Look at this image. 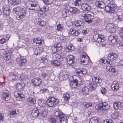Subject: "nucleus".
<instances>
[{
  "instance_id": "obj_1",
  "label": "nucleus",
  "mask_w": 123,
  "mask_h": 123,
  "mask_svg": "<svg viewBox=\"0 0 123 123\" xmlns=\"http://www.w3.org/2000/svg\"><path fill=\"white\" fill-rule=\"evenodd\" d=\"M33 41L34 43H36V46H37L38 47L37 49L35 51V53L36 50L37 52V53H36V54L37 55H40L43 50V48L41 47L40 48L39 46L44 43V41L43 38L40 37L35 38L33 39Z\"/></svg>"
},
{
  "instance_id": "obj_2",
  "label": "nucleus",
  "mask_w": 123,
  "mask_h": 123,
  "mask_svg": "<svg viewBox=\"0 0 123 123\" xmlns=\"http://www.w3.org/2000/svg\"><path fill=\"white\" fill-rule=\"evenodd\" d=\"M47 102L48 106L51 107L58 104L59 100L57 98L51 97L49 98L47 100Z\"/></svg>"
},
{
  "instance_id": "obj_3",
  "label": "nucleus",
  "mask_w": 123,
  "mask_h": 123,
  "mask_svg": "<svg viewBox=\"0 0 123 123\" xmlns=\"http://www.w3.org/2000/svg\"><path fill=\"white\" fill-rule=\"evenodd\" d=\"M54 115L56 118L60 121L61 123H66V117L63 113L56 111L55 112Z\"/></svg>"
},
{
  "instance_id": "obj_4",
  "label": "nucleus",
  "mask_w": 123,
  "mask_h": 123,
  "mask_svg": "<svg viewBox=\"0 0 123 123\" xmlns=\"http://www.w3.org/2000/svg\"><path fill=\"white\" fill-rule=\"evenodd\" d=\"M93 38L94 41L97 43H101L104 42L105 39L104 36L99 34H95Z\"/></svg>"
},
{
  "instance_id": "obj_5",
  "label": "nucleus",
  "mask_w": 123,
  "mask_h": 123,
  "mask_svg": "<svg viewBox=\"0 0 123 123\" xmlns=\"http://www.w3.org/2000/svg\"><path fill=\"white\" fill-rule=\"evenodd\" d=\"M27 62V59L21 55L17 58L16 62L20 66H24Z\"/></svg>"
},
{
  "instance_id": "obj_6",
  "label": "nucleus",
  "mask_w": 123,
  "mask_h": 123,
  "mask_svg": "<svg viewBox=\"0 0 123 123\" xmlns=\"http://www.w3.org/2000/svg\"><path fill=\"white\" fill-rule=\"evenodd\" d=\"M99 78L97 77H94L92 79V82L89 84L90 88L92 90H94L97 86V84L99 83L100 79Z\"/></svg>"
},
{
  "instance_id": "obj_7",
  "label": "nucleus",
  "mask_w": 123,
  "mask_h": 123,
  "mask_svg": "<svg viewBox=\"0 0 123 123\" xmlns=\"http://www.w3.org/2000/svg\"><path fill=\"white\" fill-rule=\"evenodd\" d=\"M118 55L116 53H111L108 55V64L111 65L113 64V61L116 59L118 57Z\"/></svg>"
},
{
  "instance_id": "obj_8",
  "label": "nucleus",
  "mask_w": 123,
  "mask_h": 123,
  "mask_svg": "<svg viewBox=\"0 0 123 123\" xmlns=\"http://www.w3.org/2000/svg\"><path fill=\"white\" fill-rule=\"evenodd\" d=\"M93 14L90 12V13H87L85 14H83L82 16L83 17L85 20V21L88 23H91L92 19L93 18Z\"/></svg>"
},
{
  "instance_id": "obj_9",
  "label": "nucleus",
  "mask_w": 123,
  "mask_h": 123,
  "mask_svg": "<svg viewBox=\"0 0 123 123\" xmlns=\"http://www.w3.org/2000/svg\"><path fill=\"white\" fill-rule=\"evenodd\" d=\"M31 83L34 86H39L42 84V80L39 77L35 78L32 79Z\"/></svg>"
},
{
  "instance_id": "obj_10",
  "label": "nucleus",
  "mask_w": 123,
  "mask_h": 123,
  "mask_svg": "<svg viewBox=\"0 0 123 123\" xmlns=\"http://www.w3.org/2000/svg\"><path fill=\"white\" fill-rule=\"evenodd\" d=\"M15 97L18 101H21L24 99V95L20 91H15L14 93Z\"/></svg>"
},
{
  "instance_id": "obj_11",
  "label": "nucleus",
  "mask_w": 123,
  "mask_h": 123,
  "mask_svg": "<svg viewBox=\"0 0 123 123\" xmlns=\"http://www.w3.org/2000/svg\"><path fill=\"white\" fill-rule=\"evenodd\" d=\"M10 93L8 90H4L3 91V93L2 95V99L4 101H8L10 98L9 95Z\"/></svg>"
},
{
  "instance_id": "obj_12",
  "label": "nucleus",
  "mask_w": 123,
  "mask_h": 123,
  "mask_svg": "<svg viewBox=\"0 0 123 123\" xmlns=\"http://www.w3.org/2000/svg\"><path fill=\"white\" fill-rule=\"evenodd\" d=\"M26 10L22 8L17 15L16 18L17 20H19L24 17L26 15Z\"/></svg>"
},
{
  "instance_id": "obj_13",
  "label": "nucleus",
  "mask_w": 123,
  "mask_h": 123,
  "mask_svg": "<svg viewBox=\"0 0 123 123\" xmlns=\"http://www.w3.org/2000/svg\"><path fill=\"white\" fill-rule=\"evenodd\" d=\"M35 23L37 24L41 27L45 26L46 23V22L45 21L42 19L38 18H36L34 20Z\"/></svg>"
},
{
  "instance_id": "obj_14",
  "label": "nucleus",
  "mask_w": 123,
  "mask_h": 123,
  "mask_svg": "<svg viewBox=\"0 0 123 123\" xmlns=\"http://www.w3.org/2000/svg\"><path fill=\"white\" fill-rule=\"evenodd\" d=\"M68 76V73L66 71H63L60 73L59 77V80L60 81L65 80Z\"/></svg>"
},
{
  "instance_id": "obj_15",
  "label": "nucleus",
  "mask_w": 123,
  "mask_h": 123,
  "mask_svg": "<svg viewBox=\"0 0 123 123\" xmlns=\"http://www.w3.org/2000/svg\"><path fill=\"white\" fill-rule=\"evenodd\" d=\"M119 37L117 36H114L113 35L109 36L108 37L109 40L114 44H116L119 41Z\"/></svg>"
},
{
  "instance_id": "obj_16",
  "label": "nucleus",
  "mask_w": 123,
  "mask_h": 123,
  "mask_svg": "<svg viewBox=\"0 0 123 123\" xmlns=\"http://www.w3.org/2000/svg\"><path fill=\"white\" fill-rule=\"evenodd\" d=\"M74 59V57L72 55H68L66 57L67 62L69 65H73V64L75 63Z\"/></svg>"
},
{
  "instance_id": "obj_17",
  "label": "nucleus",
  "mask_w": 123,
  "mask_h": 123,
  "mask_svg": "<svg viewBox=\"0 0 123 123\" xmlns=\"http://www.w3.org/2000/svg\"><path fill=\"white\" fill-rule=\"evenodd\" d=\"M9 6L8 5H6L3 6V12L5 15L9 16L10 14L11 10Z\"/></svg>"
},
{
  "instance_id": "obj_18",
  "label": "nucleus",
  "mask_w": 123,
  "mask_h": 123,
  "mask_svg": "<svg viewBox=\"0 0 123 123\" xmlns=\"http://www.w3.org/2000/svg\"><path fill=\"white\" fill-rule=\"evenodd\" d=\"M87 73V70L85 68H82L81 70H77L76 73L78 75L82 77L84 75L86 74Z\"/></svg>"
},
{
  "instance_id": "obj_19",
  "label": "nucleus",
  "mask_w": 123,
  "mask_h": 123,
  "mask_svg": "<svg viewBox=\"0 0 123 123\" xmlns=\"http://www.w3.org/2000/svg\"><path fill=\"white\" fill-rule=\"evenodd\" d=\"M81 9L83 11L89 12L91 8L88 4L84 3L81 6Z\"/></svg>"
},
{
  "instance_id": "obj_20",
  "label": "nucleus",
  "mask_w": 123,
  "mask_h": 123,
  "mask_svg": "<svg viewBox=\"0 0 123 123\" xmlns=\"http://www.w3.org/2000/svg\"><path fill=\"white\" fill-rule=\"evenodd\" d=\"M111 87L112 90L115 92L119 89V85L117 81H114L111 85Z\"/></svg>"
},
{
  "instance_id": "obj_21",
  "label": "nucleus",
  "mask_w": 123,
  "mask_h": 123,
  "mask_svg": "<svg viewBox=\"0 0 123 123\" xmlns=\"http://www.w3.org/2000/svg\"><path fill=\"white\" fill-rule=\"evenodd\" d=\"M69 84L72 88H76L78 85V80L76 79L70 81Z\"/></svg>"
},
{
  "instance_id": "obj_22",
  "label": "nucleus",
  "mask_w": 123,
  "mask_h": 123,
  "mask_svg": "<svg viewBox=\"0 0 123 123\" xmlns=\"http://www.w3.org/2000/svg\"><path fill=\"white\" fill-rule=\"evenodd\" d=\"M108 31L110 33L115 32L116 31V29L114 27V25L113 23H109L108 24Z\"/></svg>"
},
{
  "instance_id": "obj_23",
  "label": "nucleus",
  "mask_w": 123,
  "mask_h": 123,
  "mask_svg": "<svg viewBox=\"0 0 123 123\" xmlns=\"http://www.w3.org/2000/svg\"><path fill=\"white\" fill-rule=\"evenodd\" d=\"M62 16L63 18H65L69 15V11L68 9L66 8L63 9L62 11Z\"/></svg>"
},
{
  "instance_id": "obj_24",
  "label": "nucleus",
  "mask_w": 123,
  "mask_h": 123,
  "mask_svg": "<svg viewBox=\"0 0 123 123\" xmlns=\"http://www.w3.org/2000/svg\"><path fill=\"white\" fill-rule=\"evenodd\" d=\"M108 7L109 8L108 12L113 13L114 12V5L111 2L108 3Z\"/></svg>"
},
{
  "instance_id": "obj_25",
  "label": "nucleus",
  "mask_w": 123,
  "mask_h": 123,
  "mask_svg": "<svg viewBox=\"0 0 123 123\" xmlns=\"http://www.w3.org/2000/svg\"><path fill=\"white\" fill-rule=\"evenodd\" d=\"M49 10V7L47 6H45L41 7V8H40L38 10V11L39 12H41L42 13H40V14H42L45 12L48 11Z\"/></svg>"
},
{
  "instance_id": "obj_26",
  "label": "nucleus",
  "mask_w": 123,
  "mask_h": 123,
  "mask_svg": "<svg viewBox=\"0 0 123 123\" xmlns=\"http://www.w3.org/2000/svg\"><path fill=\"white\" fill-rule=\"evenodd\" d=\"M96 5L97 7L101 9H104L105 10L106 7L104 5V3L102 1H98L96 3Z\"/></svg>"
},
{
  "instance_id": "obj_27",
  "label": "nucleus",
  "mask_w": 123,
  "mask_h": 123,
  "mask_svg": "<svg viewBox=\"0 0 123 123\" xmlns=\"http://www.w3.org/2000/svg\"><path fill=\"white\" fill-rule=\"evenodd\" d=\"M69 33L70 34L75 36H77L79 34L78 31L74 28H71L70 29Z\"/></svg>"
},
{
  "instance_id": "obj_28",
  "label": "nucleus",
  "mask_w": 123,
  "mask_h": 123,
  "mask_svg": "<svg viewBox=\"0 0 123 123\" xmlns=\"http://www.w3.org/2000/svg\"><path fill=\"white\" fill-rule=\"evenodd\" d=\"M39 109L38 110L36 108H34L31 112L32 116L34 117H37L39 115Z\"/></svg>"
},
{
  "instance_id": "obj_29",
  "label": "nucleus",
  "mask_w": 123,
  "mask_h": 123,
  "mask_svg": "<svg viewBox=\"0 0 123 123\" xmlns=\"http://www.w3.org/2000/svg\"><path fill=\"white\" fill-rule=\"evenodd\" d=\"M108 71L111 72L114 75H116L117 74V71L116 68L112 66H108Z\"/></svg>"
},
{
  "instance_id": "obj_30",
  "label": "nucleus",
  "mask_w": 123,
  "mask_h": 123,
  "mask_svg": "<svg viewBox=\"0 0 123 123\" xmlns=\"http://www.w3.org/2000/svg\"><path fill=\"white\" fill-rule=\"evenodd\" d=\"M39 114H40L41 116L43 117H45L47 116V113L48 111L42 108L39 109Z\"/></svg>"
},
{
  "instance_id": "obj_31",
  "label": "nucleus",
  "mask_w": 123,
  "mask_h": 123,
  "mask_svg": "<svg viewBox=\"0 0 123 123\" xmlns=\"http://www.w3.org/2000/svg\"><path fill=\"white\" fill-rule=\"evenodd\" d=\"M107 60L105 58H101L98 61V65L101 66L102 65L105 66L107 64Z\"/></svg>"
},
{
  "instance_id": "obj_32",
  "label": "nucleus",
  "mask_w": 123,
  "mask_h": 123,
  "mask_svg": "<svg viewBox=\"0 0 123 123\" xmlns=\"http://www.w3.org/2000/svg\"><path fill=\"white\" fill-rule=\"evenodd\" d=\"M25 85L23 83H18L14 86L15 88L18 90H20L24 87Z\"/></svg>"
},
{
  "instance_id": "obj_33",
  "label": "nucleus",
  "mask_w": 123,
  "mask_h": 123,
  "mask_svg": "<svg viewBox=\"0 0 123 123\" xmlns=\"http://www.w3.org/2000/svg\"><path fill=\"white\" fill-rule=\"evenodd\" d=\"M74 24L76 27H80L83 26L84 23L80 20H75L74 22Z\"/></svg>"
},
{
  "instance_id": "obj_34",
  "label": "nucleus",
  "mask_w": 123,
  "mask_h": 123,
  "mask_svg": "<svg viewBox=\"0 0 123 123\" xmlns=\"http://www.w3.org/2000/svg\"><path fill=\"white\" fill-rule=\"evenodd\" d=\"M89 123H101L99 121L98 117H94L90 118L89 121Z\"/></svg>"
},
{
  "instance_id": "obj_35",
  "label": "nucleus",
  "mask_w": 123,
  "mask_h": 123,
  "mask_svg": "<svg viewBox=\"0 0 123 123\" xmlns=\"http://www.w3.org/2000/svg\"><path fill=\"white\" fill-rule=\"evenodd\" d=\"M12 53L11 52H9L6 53L3 56L4 59L6 60H9L11 59Z\"/></svg>"
},
{
  "instance_id": "obj_36",
  "label": "nucleus",
  "mask_w": 123,
  "mask_h": 123,
  "mask_svg": "<svg viewBox=\"0 0 123 123\" xmlns=\"http://www.w3.org/2000/svg\"><path fill=\"white\" fill-rule=\"evenodd\" d=\"M27 101L28 102L33 104H35L36 103V99L34 98H28L27 99Z\"/></svg>"
},
{
  "instance_id": "obj_37",
  "label": "nucleus",
  "mask_w": 123,
  "mask_h": 123,
  "mask_svg": "<svg viewBox=\"0 0 123 123\" xmlns=\"http://www.w3.org/2000/svg\"><path fill=\"white\" fill-rule=\"evenodd\" d=\"M18 78V76L15 74H13L10 75L8 77V79L11 81L15 80Z\"/></svg>"
},
{
  "instance_id": "obj_38",
  "label": "nucleus",
  "mask_w": 123,
  "mask_h": 123,
  "mask_svg": "<svg viewBox=\"0 0 123 123\" xmlns=\"http://www.w3.org/2000/svg\"><path fill=\"white\" fill-rule=\"evenodd\" d=\"M8 3L12 5H17L19 3V1L17 0H8Z\"/></svg>"
},
{
  "instance_id": "obj_39",
  "label": "nucleus",
  "mask_w": 123,
  "mask_h": 123,
  "mask_svg": "<svg viewBox=\"0 0 123 123\" xmlns=\"http://www.w3.org/2000/svg\"><path fill=\"white\" fill-rule=\"evenodd\" d=\"M69 11L73 13H78L79 11L77 8L74 7H70L69 9Z\"/></svg>"
},
{
  "instance_id": "obj_40",
  "label": "nucleus",
  "mask_w": 123,
  "mask_h": 123,
  "mask_svg": "<svg viewBox=\"0 0 123 123\" xmlns=\"http://www.w3.org/2000/svg\"><path fill=\"white\" fill-rule=\"evenodd\" d=\"M89 92V89L86 87H84L81 90L82 93L84 95L87 94Z\"/></svg>"
},
{
  "instance_id": "obj_41",
  "label": "nucleus",
  "mask_w": 123,
  "mask_h": 123,
  "mask_svg": "<svg viewBox=\"0 0 123 123\" xmlns=\"http://www.w3.org/2000/svg\"><path fill=\"white\" fill-rule=\"evenodd\" d=\"M74 47L71 45H68L67 46L65 47V49L66 52H68L71 51L73 50Z\"/></svg>"
},
{
  "instance_id": "obj_42",
  "label": "nucleus",
  "mask_w": 123,
  "mask_h": 123,
  "mask_svg": "<svg viewBox=\"0 0 123 123\" xmlns=\"http://www.w3.org/2000/svg\"><path fill=\"white\" fill-rule=\"evenodd\" d=\"M121 103L119 102H115L113 104L114 108L116 109H119L120 107Z\"/></svg>"
},
{
  "instance_id": "obj_43",
  "label": "nucleus",
  "mask_w": 123,
  "mask_h": 123,
  "mask_svg": "<svg viewBox=\"0 0 123 123\" xmlns=\"http://www.w3.org/2000/svg\"><path fill=\"white\" fill-rule=\"evenodd\" d=\"M63 97L64 100L67 101H68L70 98V95L67 93L63 94Z\"/></svg>"
},
{
  "instance_id": "obj_44",
  "label": "nucleus",
  "mask_w": 123,
  "mask_h": 123,
  "mask_svg": "<svg viewBox=\"0 0 123 123\" xmlns=\"http://www.w3.org/2000/svg\"><path fill=\"white\" fill-rule=\"evenodd\" d=\"M91 106H92V104L90 103L85 102L83 104V106L85 109H87Z\"/></svg>"
},
{
  "instance_id": "obj_45",
  "label": "nucleus",
  "mask_w": 123,
  "mask_h": 123,
  "mask_svg": "<svg viewBox=\"0 0 123 123\" xmlns=\"http://www.w3.org/2000/svg\"><path fill=\"white\" fill-rule=\"evenodd\" d=\"M54 45L58 51H59L62 48L61 45L60 43H55Z\"/></svg>"
},
{
  "instance_id": "obj_46",
  "label": "nucleus",
  "mask_w": 123,
  "mask_h": 123,
  "mask_svg": "<svg viewBox=\"0 0 123 123\" xmlns=\"http://www.w3.org/2000/svg\"><path fill=\"white\" fill-rule=\"evenodd\" d=\"M51 63L52 65L56 66H58L60 65V62L56 60L52 61Z\"/></svg>"
},
{
  "instance_id": "obj_47",
  "label": "nucleus",
  "mask_w": 123,
  "mask_h": 123,
  "mask_svg": "<svg viewBox=\"0 0 123 123\" xmlns=\"http://www.w3.org/2000/svg\"><path fill=\"white\" fill-rule=\"evenodd\" d=\"M90 60V59L89 57L86 58V60H82V59H81L80 61L84 65H86L88 64Z\"/></svg>"
},
{
  "instance_id": "obj_48",
  "label": "nucleus",
  "mask_w": 123,
  "mask_h": 123,
  "mask_svg": "<svg viewBox=\"0 0 123 123\" xmlns=\"http://www.w3.org/2000/svg\"><path fill=\"white\" fill-rule=\"evenodd\" d=\"M63 26L61 24H59L56 25V30L58 31L62 30Z\"/></svg>"
},
{
  "instance_id": "obj_49",
  "label": "nucleus",
  "mask_w": 123,
  "mask_h": 123,
  "mask_svg": "<svg viewBox=\"0 0 123 123\" xmlns=\"http://www.w3.org/2000/svg\"><path fill=\"white\" fill-rule=\"evenodd\" d=\"M44 3L46 5H49L52 3L53 0H43Z\"/></svg>"
},
{
  "instance_id": "obj_50",
  "label": "nucleus",
  "mask_w": 123,
  "mask_h": 123,
  "mask_svg": "<svg viewBox=\"0 0 123 123\" xmlns=\"http://www.w3.org/2000/svg\"><path fill=\"white\" fill-rule=\"evenodd\" d=\"M82 0H76L74 2V5L76 6H79L81 5Z\"/></svg>"
},
{
  "instance_id": "obj_51",
  "label": "nucleus",
  "mask_w": 123,
  "mask_h": 123,
  "mask_svg": "<svg viewBox=\"0 0 123 123\" xmlns=\"http://www.w3.org/2000/svg\"><path fill=\"white\" fill-rule=\"evenodd\" d=\"M119 114L118 112H115L112 114L111 116L113 118L117 119L118 118Z\"/></svg>"
},
{
  "instance_id": "obj_52",
  "label": "nucleus",
  "mask_w": 123,
  "mask_h": 123,
  "mask_svg": "<svg viewBox=\"0 0 123 123\" xmlns=\"http://www.w3.org/2000/svg\"><path fill=\"white\" fill-rule=\"evenodd\" d=\"M103 107L104 111H105L108 110L107 106L108 105V103L106 102L104 103L102 102L100 104Z\"/></svg>"
},
{
  "instance_id": "obj_53",
  "label": "nucleus",
  "mask_w": 123,
  "mask_h": 123,
  "mask_svg": "<svg viewBox=\"0 0 123 123\" xmlns=\"http://www.w3.org/2000/svg\"><path fill=\"white\" fill-rule=\"evenodd\" d=\"M38 104L40 106L43 107L45 106V104L43 100L39 99L38 100Z\"/></svg>"
},
{
  "instance_id": "obj_54",
  "label": "nucleus",
  "mask_w": 123,
  "mask_h": 123,
  "mask_svg": "<svg viewBox=\"0 0 123 123\" xmlns=\"http://www.w3.org/2000/svg\"><path fill=\"white\" fill-rule=\"evenodd\" d=\"M30 2V4L31 7H35L37 6L38 4V2L37 1H31Z\"/></svg>"
},
{
  "instance_id": "obj_55",
  "label": "nucleus",
  "mask_w": 123,
  "mask_h": 123,
  "mask_svg": "<svg viewBox=\"0 0 123 123\" xmlns=\"http://www.w3.org/2000/svg\"><path fill=\"white\" fill-rule=\"evenodd\" d=\"M22 8H21L20 7L18 6L13 8V10L15 13L17 12H18Z\"/></svg>"
},
{
  "instance_id": "obj_56",
  "label": "nucleus",
  "mask_w": 123,
  "mask_h": 123,
  "mask_svg": "<svg viewBox=\"0 0 123 123\" xmlns=\"http://www.w3.org/2000/svg\"><path fill=\"white\" fill-rule=\"evenodd\" d=\"M51 49L52 51V53H55L56 52L58 51L54 45H53L52 46Z\"/></svg>"
},
{
  "instance_id": "obj_57",
  "label": "nucleus",
  "mask_w": 123,
  "mask_h": 123,
  "mask_svg": "<svg viewBox=\"0 0 123 123\" xmlns=\"http://www.w3.org/2000/svg\"><path fill=\"white\" fill-rule=\"evenodd\" d=\"M89 58V56L86 54V53H83V54H82L81 55V59H86L87 58Z\"/></svg>"
},
{
  "instance_id": "obj_58",
  "label": "nucleus",
  "mask_w": 123,
  "mask_h": 123,
  "mask_svg": "<svg viewBox=\"0 0 123 123\" xmlns=\"http://www.w3.org/2000/svg\"><path fill=\"white\" fill-rule=\"evenodd\" d=\"M103 107V106H99L98 105H96L95 107V108L98 110H100L102 109H103V110L104 111Z\"/></svg>"
},
{
  "instance_id": "obj_59",
  "label": "nucleus",
  "mask_w": 123,
  "mask_h": 123,
  "mask_svg": "<svg viewBox=\"0 0 123 123\" xmlns=\"http://www.w3.org/2000/svg\"><path fill=\"white\" fill-rule=\"evenodd\" d=\"M119 35L123 38V28H122L119 31Z\"/></svg>"
},
{
  "instance_id": "obj_60",
  "label": "nucleus",
  "mask_w": 123,
  "mask_h": 123,
  "mask_svg": "<svg viewBox=\"0 0 123 123\" xmlns=\"http://www.w3.org/2000/svg\"><path fill=\"white\" fill-rule=\"evenodd\" d=\"M61 57V56L60 55L58 54H56L55 56V57L57 60L59 59Z\"/></svg>"
},
{
  "instance_id": "obj_61",
  "label": "nucleus",
  "mask_w": 123,
  "mask_h": 123,
  "mask_svg": "<svg viewBox=\"0 0 123 123\" xmlns=\"http://www.w3.org/2000/svg\"><path fill=\"white\" fill-rule=\"evenodd\" d=\"M6 42V39L4 38H2L0 39V43L3 44L5 43Z\"/></svg>"
},
{
  "instance_id": "obj_62",
  "label": "nucleus",
  "mask_w": 123,
  "mask_h": 123,
  "mask_svg": "<svg viewBox=\"0 0 123 123\" xmlns=\"http://www.w3.org/2000/svg\"><path fill=\"white\" fill-rule=\"evenodd\" d=\"M4 114H3L1 113H0V122L3 121L4 119Z\"/></svg>"
},
{
  "instance_id": "obj_63",
  "label": "nucleus",
  "mask_w": 123,
  "mask_h": 123,
  "mask_svg": "<svg viewBox=\"0 0 123 123\" xmlns=\"http://www.w3.org/2000/svg\"><path fill=\"white\" fill-rule=\"evenodd\" d=\"M101 92L102 94H105L106 92V90L105 88H102L101 89Z\"/></svg>"
},
{
  "instance_id": "obj_64",
  "label": "nucleus",
  "mask_w": 123,
  "mask_h": 123,
  "mask_svg": "<svg viewBox=\"0 0 123 123\" xmlns=\"http://www.w3.org/2000/svg\"><path fill=\"white\" fill-rule=\"evenodd\" d=\"M56 121L55 118H52L51 119L50 122L51 123H56Z\"/></svg>"
}]
</instances>
